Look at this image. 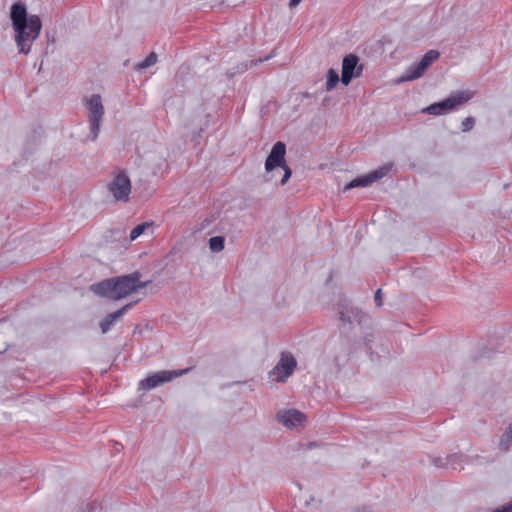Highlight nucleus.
Instances as JSON below:
<instances>
[{"label": "nucleus", "instance_id": "obj_9", "mask_svg": "<svg viewBox=\"0 0 512 512\" xmlns=\"http://www.w3.org/2000/svg\"><path fill=\"white\" fill-rule=\"evenodd\" d=\"M109 192L117 201H127L131 193V181L123 171L118 173L108 185Z\"/></svg>", "mask_w": 512, "mask_h": 512}, {"label": "nucleus", "instance_id": "obj_8", "mask_svg": "<svg viewBox=\"0 0 512 512\" xmlns=\"http://www.w3.org/2000/svg\"><path fill=\"white\" fill-rule=\"evenodd\" d=\"M440 57L437 50H429L418 63L412 64L402 77V81H412L424 75L428 67Z\"/></svg>", "mask_w": 512, "mask_h": 512}, {"label": "nucleus", "instance_id": "obj_24", "mask_svg": "<svg viewBox=\"0 0 512 512\" xmlns=\"http://www.w3.org/2000/svg\"><path fill=\"white\" fill-rule=\"evenodd\" d=\"M98 507L97 502L92 501L80 508L79 512H95L96 508Z\"/></svg>", "mask_w": 512, "mask_h": 512}, {"label": "nucleus", "instance_id": "obj_11", "mask_svg": "<svg viewBox=\"0 0 512 512\" xmlns=\"http://www.w3.org/2000/svg\"><path fill=\"white\" fill-rule=\"evenodd\" d=\"M297 361L291 353L283 352L278 364L270 372V376L278 382H283L296 368Z\"/></svg>", "mask_w": 512, "mask_h": 512}, {"label": "nucleus", "instance_id": "obj_25", "mask_svg": "<svg viewBox=\"0 0 512 512\" xmlns=\"http://www.w3.org/2000/svg\"><path fill=\"white\" fill-rule=\"evenodd\" d=\"M214 220H215L214 216L205 218L204 220H202L199 223V227L197 230L201 231V230L206 229Z\"/></svg>", "mask_w": 512, "mask_h": 512}, {"label": "nucleus", "instance_id": "obj_12", "mask_svg": "<svg viewBox=\"0 0 512 512\" xmlns=\"http://www.w3.org/2000/svg\"><path fill=\"white\" fill-rule=\"evenodd\" d=\"M392 165H384L366 175L357 177L353 179L351 182L346 184L343 188V191L346 192L350 189L356 188V187H367L374 183L375 181L383 178L386 176L389 171L391 170Z\"/></svg>", "mask_w": 512, "mask_h": 512}, {"label": "nucleus", "instance_id": "obj_23", "mask_svg": "<svg viewBox=\"0 0 512 512\" xmlns=\"http://www.w3.org/2000/svg\"><path fill=\"white\" fill-rule=\"evenodd\" d=\"M247 69H248V64L241 63L240 65L237 66L236 72L227 71L226 75L229 79H231L235 76L236 73H242V72L246 71Z\"/></svg>", "mask_w": 512, "mask_h": 512}, {"label": "nucleus", "instance_id": "obj_2", "mask_svg": "<svg viewBox=\"0 0 512 512\" xmlns=\"http://www.w3.org/2000/svg\"><path fill=\"white\" fill-rule=\"evenodd\" d=\"M141 273L135 271L131 274L104 279L90 286V291L95 295L110 300H120L139 289L146 288L151 281L140 280Z\"/></svg>", "mask_w": 512, "mask_h": 512}, {"label": "nucleus", "instance_id": "obj_21", "mask_svg": "<svg viewBox=\"0 0 512 512\" xmlns=\"http://www.w3.org/2000/svg\"><path fill=\"white\" fill-rule=\"evenodd\" d=\"M446 466H450L452 469H456L462 462V456L457 454L449 455L445 458Z\"/></svg>", "mask_w": 512, "mask_h": 512}, {"label": "nucleus", "instance_id": "obj_17", "mask_svg": "<svg viewBox=\"0 0 512 512\" xmlns=\"http://www.w3.org/2000/svg\"><path fill=\"white\" fill-rule=\"evenodd\" d=\"M154 225V222H143L135 226L130 232V240L134 241L141 236L145 230Z\"/></svg>", "mask_w": 512, "mask_h": 512}, {"label": "nucleus", "instance_id": "obj_10", "mask_svg": "<svg viewBox=\"0 0 512 512\" xmlns=\"http://www.w3.org/2000/svg\"><path fill=\"white\" fill-rule=\"evenodd\" d=\"M363 65L359 64V57L355 54H348L342 61V75L341 82L347 86L353 78L361 76Z\"/></svg>", "mask_w": 512, "mask_h": 512}, {"label": "nucleus", "instance_id": "obj_20", "mask_svg": "<svg viewBox=\"0 0 512 512\" xmlns=\"http://www.w3.org/2000/svg\"><path fill=\"white\" fill-rule=\"evenodd\" d=\"M358 336L360 338H362L363 343H364L366 349L371 352V350H372L371 343L373 341L372 328L370 330H361V331H359Z\"/></svg>", "mask_w": 512, "mask_h": 512}, {"label": "nucleus", "instance_id": "obj_5", "mask_svg": "<svg viewBox=\"0 0 512 512\" xmlns=\"http://www.w3.org/2000/svg\"><path fill=\"white\" fill-rule=\"evenodd\" d=\"M472 98L469 91H459L451 94L446 99L435 102L422 109V113L440 116L455 110L458 106L465 104Z\"/></svg>", "mask_w": 512, "mask_h": 512}, {"label": "nucleus", "instance_id": "obj_3", "mask_svg": "<svg viewBox=\"0 0 512 512\" xmlns=\"http://www.w3.org/2000/svg\"><path fill=\"white\" fill-rule=\"evenodd\" d=\"M337 315L340 321L339 332L342 338L357 343L356 337L361 330H370L372 318L362 309L339 302L337 304Z\"/></svg>", "mask_w": 512, "mask_h": 512}, {"label": "nucleus", "instance_id": "obj_7", "mask_svg": "<svg viewBox=\"0 0 512 512\" xmlns=\"http://www.w3.org/2000/svg\"><path fill=\"white\" fill-rule=\"evenodd\" d=\"M191 368L181 370H162L151 375H148L145 379L139 383V388L143 390L153 389L163 383L171 381L173 378L181 376L187 373Z\"/></svg>", "mask_w": 512, "mask_h": 512}, {"label": "nucleus", "instance_id": "obj_27", "mask_svg": "<svg viewBox=\"0 0 512 512\" xmlns=\"http://www.w3.org/2000/svg\"><path fill=\"white\" fill-rule=\"evenodd\" d=\"M274 56V51L272 52V54L266 56L265 58H259V59H256V60H252L251 61V67L253 66H256L258 65L259 63H262L263 61H266V60H269L270 58H272Z\"/></svg>", "mask_w": 512, "mask_h": 512}, {"label": "nucleus", "instance_id": "obj_28", "mask_svg": "<svg viewBox=\"0 0 512 512\" xmlns=\"http://www.w3.org/2000/svg\"><path fill=\"white\" fill-rule=\"evenodd\" d=\"M374 301L376 306L380 307L382 306V296H381V289H378L374 296Z\"/></svg>", "mask_w": 512, "mask_h": 512}, {"label": "nucleus", "instance_id": "obj_31", "mask_svg": "<svg viewBox=\"0 0 512 512\" xmlns=\"http://www.w3.org/2000/svg\"><path fill=\"white\" fill-rule=\"evenodd\" d=\"M302 0H290L289 7L290 9L295 8Z\"/></svg>", "mask_w": 512, "mask_h": 512}, {"label": "nucleus", "instance_id": "obj_29", "mask_svg": "<svg viewBox=\"0 0 512 512\" xmlns=\"http://www.w3.org/2000/svg\"><path fill=\"white\" fill-rule=\"evenodd\" d=\"M433 464L436 467H444V466H446V461H445V459H442V458H434Z\"/></svg>", "mask_w": 512, "mask_h": 512}, {"label": "nucleus", "instance_id": "obj_4", "mask_svg": "<svg viewBox=\"0 0 512 512\" xmlns=\"http://www.w3.org/2000/svg\"><path fill=\"white\" fill-rule=\"evenodd\" d=\"M285 154L286 144L282 141H277L265 160V181H271L274 177V171L277 168H281L284 171V175L279 184L283 186L288 182L292 175V170L286 163Z\"/></svg>", "mask_w": 512, "mask_h": 512}, {"label": "nucleus", "instance_id": "obj_15", "mask_svg": "<svg viewBox=\"0 0 512 512\" xmlns=\"http://www.w3.org/2000/svg\"><path fill=\"white\" fill-rule=\"evenodd\" d=\"M512 445V423L506 428L499 440V449L506 452Z\"/></svg>", "mask_w": 512, "mask_h": 512}, {"label": "nucleus", "instance_id": "obj_6", "mask_svg": "<svg viewBox=\"0 0 512 512\" xmlns=\"http://www.w3.org/2000/svg\"><path fill=\"white\" fill-rule=\"evenodd\" d=\"M85 106L88 110V119L91 125V140H96L105 112L101 96L93 94L89 99H85Z\"/></svg>", "mask_w": 512, "mask_h": 512}, {"label": "nucleus", "instance_id": "obj_19", "mask_svg": "<svg viewBox=\"0 0 512 512\" xmlns=\"http://www.w3.org/2000/svg\"><path fill=\"white\" fill-rule=\"evenodd\" d=\"M157 62V54L155 52H151L143 61L137 63L135 65V69L137 71L144 70Z\"/></svg>", "mask_w": 512, "mask_h": 512}, {"label": "nucleus", "instance_id": "obj_13", "mask_svg": "<svg viewBox=\"0 0 512 512\" xmlns=\"http://www.w3.org/2000/svg\"><path fill=\"white\" fill-rule=\"evenodd\" d=\"M305 419L306 416L296 409L279 411L277 413L278 422L282 423L284 426L288 428H292L295 427L297 424H301Z\"/></svg>", "mask_w": 512, "mask_h": 512}, {"label": "nucleus", "instance_id": "obj_14", "mask_svg": "<svg viewBox=\"0 0 512 512\" xmlns=\"http://www.w3.org/2000/svg\"><path fill=\"white\" fill-rule=\"evenodd\" d=\"M135 302H130L126 305H124L122 308H120L119 310L113 312V313H109L107 314L103 320H101V322L99 323V327L101 329V332L103 334H106L111 326L118 320H120L123 315L126 313V311L130 308L133 307Z\"/></svg>", "mask_w": 512, "mask_h": 512}, {"label": "nucleus", "instance_id": "obj_18", "mask_svg": "<svg viewBox=\"0 0 512 512\" xmlns=\"http://www.w3.org/2000/svg\"><path fill=\"white\" fill-rule=\"evenodd\" d=\"M341 81L338 73L334 69H329L327 72L326 90L331 91L336 87L338 82Z\"/></svg>", "mask_w": 512, "mask_h": 512}, {"label": "nucleus", "instance_id": "obj_26", "mask_svg": "<svg viewBox=\"0 0 512 512\" xmlns=\"http://www.w3.org/2000/svg\"><path fill=\"white\" fill-rule=\"evenodd\" d=\"M492 512H512V501L499 508L494 509Z\"/></svg>", "mask_w": 512, "mask_h": 512}, {"label": "nucleus", "instance_id": "obj_22", "mask_svg": "<svg viewBox=\"0 0 512 512\" xmlns=\"http://www.w3.org/2000/svg\"><path fill=\"white\" fill-rule=\"evenodd\" d=\"M475 122H476V120L474 117H472V116L466 117L461 123V131L469 132L470 130L473 129Z\"/></svg>", "mask_w": 512, "mask_h": 512}, {"label": "nucleus", "instance_id": "obj_30", "mask_svg": "<svg viewBox=\"0 0 512 512\" xmlns=\"http://www.w3.org/2000/svg\"><path fill=\"white\" fill-rule=\"evenodd\" d=\"M319 446H320V444H319V443H317L316 441H311V442H308V443L306 444V448H307V449H313V448H317V447H319Z\"/></svg>", "mask_w": 512, "mask_h": 512}, {"label": "nucleus", "instance_id": "obj_16", "mask_svg": "<svg viewBox=\"0 0 512 512\" xmlns=\"http://www.w3.org/2000/svg\"><path fill=\"white\" fill-rule=\"evenodd\" d=\"M225 247V239L223 236H214L209 239V248L212 252H221Z\"/></svg>", "mask_w": 512, "mask_h": 512}, {"label": "nucleus", "instance_id": "obj_1", "mask_svg": "<svg viewBox=\"0 0 512 512\" xmlns=\"http://www.w3.org/2000/svg\"><path fill=\"white\" fill-rule=\"evenodd\" d=\"M10 19L15 32L19 53L27 55L33 42L39 37L42 22L37 15H28L26 5L18 1L11 6Z\"/></svg>", "mask_w": 512, "mask_h": 512}]
</instances>
